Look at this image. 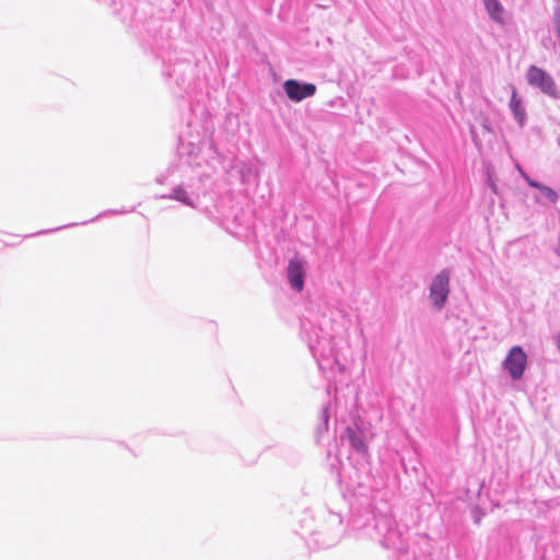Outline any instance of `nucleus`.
I'll list each match as a JSON object with an SVG mask.
<instances>
[{
	"label": "nucleus",
	"mask_w": 560,
	"mask_h": 560,
	"mask_svg": "<svg viewBox=\"0 0 560 560\" xmlns=\"http://www.w3.org/2000/svg\"><path fill=\"white\" fill-rule=\"evenodd\" d=\"M200 151L201 148L199 147V144H196L194 142L180 141L178 145L179 155L182 158H185L186 162L192 167L200 166V163L198 162Z\"/></svg>",
	"instance_id": "nucleus-12"
},
{
	"label": "nucleus",
	"mask_w": 560,
	"mask_h": 560,
	"mask_svg": "<svg viewBox=\"0 0 560 560\" xmlns=\"http://www.w3.org/2000/svg\"><path fill=\"white\" fill-rule=\"evenodd\" d=\"M490 187L494 194H497V185L493 182H490Z\"/></svg>",
	"instance_id": "nucleus-22"
},
{
	"label": "nucleus",
	"mask_w": 560,
	"mask_h": 560,
	"mask_svg": "<svg viewBox=\"0 0 560 560\" xmlns=\"http://www.w3.org/2000/svg\"><path fill=\"white\" fill-rule=\"evenodd\" d=\"M343 436L348 441L352 450H354L358 454L366 455L368 446L364 442L362 432L357 431L351 427H347Z\"/></svg>",
	"instance_id": "nucleus-14"
},
{
	"label": "nucleus",
	"mask_w": 560,
	"mask_h": 560,
	"mask_svg": "<svg viewBox=\"0 0 560 560\" xmlns=\"http://www.w3.org/2000/svg\"><path fill=\"white\" fill-rule=\"evenodd\" d=\"M156 182H158L159 184H163V183H164V178H163V177H158V178H156Z\"/></svg>",
	"instance_id": "nucleus-23"
},
{
	"label": "nucleus",
	"mask_w": 560,
	"mask_h": 560,
	"mask_svg": "<svg viewBox=\"0 0 560 560\" xmlns=\"http://www.w3.org/2000/svg\"><path fill=\"white\" fill-rule=\"evenodd\" d=\"M301 329L302 337L307 342L308 349L320 369L337 361L332 353V337L328 331L311 320H302Z\"/></svg>",
	"instance_id": "nucleus-2"
},
{
	"label": "nucleus",
	"mask_w": 560,
	"mask_h": 560,
	"mask_svg": "<svg viewBox=\"0 0 560 560\" xmlns=\"http://www.w3.org/2000/svg\"><path fill=\"white\" fill-rule=\"evenodd\" d=\"M210 182V175L200 173L186 182L175 185L168 194L161 195V199H170L180 202L189 208H197L200 196L206 192V185Z\"/></svg>",
	"instance_id": "nucleus-3"
},
{
	"label": "nucleus",
	"mask_w": 560,
	"mask_h": 560,
	"mask_svg": "<svg viewBox=\"0 0 560 560\" xmlns=\"http://www.w3.org/2000/svg\"><path fill=\"white\" fill-rule=\"evenodd\" d=\"M511 89L512 95L509 103V107L520 128H524L527 120V113L525 107L523 106L522 98L518 96L516 89L514 86H512Z\"/></svg>",
	"instance_id": "nucleus-11"
},
{
	"label": "nucleus",
	"mask_w": 560,
	"mask_h": 560,
	"mask_svg": "<svg viewBox=\"0 0 560 560\" xmlns=\"http://www.w3.org/2000/svg\"><path fill=\"white\" fill-rule=\"evenodd\" d=\"M74 225H77V224L72 223V224L65 225V228H70V226H74ZM61 229H63V226L51 229V230H46V231H40L38 233H35L34 235H39V234H45V233H49V232H54V231H59Z\"/></svg>",
	"instance_id": "nucleus-20"
},
{
	"label": "nucleus",
	"mask_w": 560,
	"mask_h": 560,
	"mask_svg": "<svg viewBox=\"0 0 560 560\" xmlns=\"http://www.w3.org/2000/svg\"><path fill=\"white\" fill-rule=\"evenodd\" d=\"M191 70L190 62L178 60L175 63H164L163 75L174 78L177 86L183 88L187 81V73Z\"/></svg>",
	"instance_id": "nucleus-10"
},
{
	"label": "nucleus",
	"mask_w": 560,
	"mask_h": 560,
	"mask_svg": "<svg viewBox=\"0 0 560 560\" xmlns=\"http://www.w3.org/2000/svg\"><path fill=\"white\" fill-rule=\"evenodd\" d=\"M527 83L540 90L541 93L560 100V90L557 88L555 79L542 68L530 66L526 73Z\"/></svg>",
	"instance_id": "nucleus-5"
},
{
	"label": "nucleus",
	"mask_w": 560,
	"mask_h": 560,
	"mask_svg": "<svg viewBox=\"0 0 560 560\" xmlns=\"http://www.w3.org/2000/svg\"><path fill=\"white\" fill-rule=\"evenodd\" d=\"M517 170L528 186H529V183L537 182L536 179H533L532 177H529L528 174L525 173L520 166H517Z\"/></svg>",
	"instance_id": "nucleus-19"
},
{
	"label": "nucleus",
	"mask_w": 560,
	"mask_h": 560,
	"mask_svg": "<svg viewBox=\"0 0 560 560\" xmlns=\"http://www.w3.org/2000/svg\"><path fill=\"white\" fill-rule=\"evenodd\" d=\"M482 3L491 21L500 25L506 23L505 9L500 0H482Z\"/></svg>",
	"instance_id": "nucleus-13"
},
{
	"label": "nucleus",
	"mask_w": 560,
	"mask_h": 560,
	"mask_svg": "<svg viewBox=\"0 0 560 560\" xmlns=\"http://www.w3.org/2000/svg\"><path fill=\"white\" fill-rule=\"evenodd\" d=\"M529 186L539 190L540 197H536V201L538 203H542L544 200L551 205L557 203V201L559 199V195L551 187L546 186L539 182L529 183Z\"/></svg>",
	"instance_id": "nucleus-15"
},
{
	"label": "nucleus",
	"mask_w": 560,
	"mask_h": 560,
	"mask_svg": "<svg viewBox=\"0 0 560 560\" xmlns=\"http://www.w3.org/2000/svg\"><path fill=\"white\" fill-rule=\"evenodd\" d=\"M553 25L557 33V36L560 40V12H557L553 18Z\"/></svg>",
	"instance_id": "nucleus-17"
},
{
	"label": "nucleus",
	"mask_w": 560,
	"mask_h": 560,
	"mask_svg": "<svg viewBox=\"0 0 560 560\" xmlns=\"http://www.w3.org/2000/svg\"><path fill=\"white\" fill-rule=\"evenodd\" d=\"M326 523V528L312 534L314 541L322 548H330L335 546L340 540L345 532L342 517L338 513L330 512Z\"/></svg>",
	"instance_id": "nucleus-4"
},
{
	"label": "nucleus",
	"mask_w": 560,
	"mask_h": 560,
	"mask_svg": "<svg viewBox=\"0 0 560 560\" xmlns=\"http://www.w3.org/2000/svg\"><path fill=\"white\" fill-rule=\"evenodd\" d=\"M330 418V404H326L323 406L320 415H319V423L316 427V439L319 441L322 436L328 431V423Z\"/></svg>",
	"instance_id": "nucleus-16"
},
{
	"label": "nucleus",
	"mask_w": 560,
	"mask_h": 560,
	"mask_svg": "<svg viewBox=\"0 0 560 560\" xmlns=\"http://www.w3.org/2000/svg\"><path fill=\"white\" fill-rule=\"evenodd\" d=\"M490 187L494 194H497V185L493 182H490Z\"/></svg>",
	"instance_id": "nucleus-21"
},
{
	"label": "nucleus",
	"mask_w": 560,
	"mask_h": 560,
	"mask_svg": "<svg viewBox=\"0 0 560 560\" xmlns=\"http://www.w3.org/2000/svg\"><path fill=\"white\" fill-rule=\"evenodd\" d=\"M350 530L357 539H372L386 549L401 553L407 551L408 527L390 515H375L370 510L353 512Z\"/></svg>",
	"instance_id": "nucleus-1"
},
{
	"label": "nucleus",
	"mask_w": 560,
	"mask_h": 560,
	"mask_svg": "<svg viewBox=\"0 0 560 560\" xmlns=\"http://www.w3.org/2000/svg\"><path fill=\"white\" fill-rule=\"evenodd\" d=\"M527 365V354L521 346H514L510 349L503 361V368L508 371L512 380H521Z\"/></svg>",
	"instance_id": "nucleus-7"
},
{
	"label": "nucleus",
	"mask_w": 560,
	"mask_h": 560,
	"mask_svg": "<svg viewBox=\"0 0 560 560\" xmlns=\"http://www.w3.org/2000/svg\"><path fill=\"white\" fill-rule=\"evenodd\" d=\"M450 270L443 269L438 275H435L430 284L429 298L431 300L432 306L436 310H442L447 302L450 294Z\"/></svg>",
	"instance_id": "nucleus-6"
},
{
	"label": "nucleus",
	"mask_w": 560,
	"mask_h": 560,
	"mask_svg": "<svg viewBox=\"0 0 560 560\" xmlns=\"http://www.w3.org/2000/svg\"><path fill=\"white\" fill-rule=\"evenodd\" d=\"M126 212H127V211H125V210H108V211H106V212H104V213H100L98 215H96L95 218H93V219L91 220V222H93V221H95V220H97V219L102 218L103 215H105V214H107V213H113V214H122V213H126Z\"/></svg>",
	"instance_id": "nucleus-18"
},
{
	"label": "nucleus",
	"mask_w": 560,
	"mask_h": 560,
	"mask_svg": "<svg viewBox=\"0 0 560 560\" xmlns=\"http://www.w3.org/2000/svg\"><path fill=\"white\" fill-rule=\"evenodd\" d=\"M306 261L300 257H293L289 260L287 267V278L290 287L296 292H301L305 284Z\"/></svg>",
	"instance_id": "nucleus-8"
},
{
	"label": "nucleus",
	"mask_w": 560,
	"mask_h": 560,
	"mask_svg": "<svg viewBox=\"0 0 560 560\" xmlns=\"http://www.w3.org/2000/svg\"><path fill=\"white\" fill-rule=\"evenodd\" d=\"M283 90L291 101L299 103L313 96L316 93V85L308 82L289 79L284 81Z\"/></svg>",
	"instance_id": "nucleus-9"
}]
</instances>
